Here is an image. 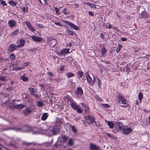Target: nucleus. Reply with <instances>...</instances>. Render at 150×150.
I'll return each instance as SVG.
<instances>
[{"label":"nucleus","instance_id":"obj_1","mask_svg":"<svg viewBox=\"0 0 150 150\" xmlns=\"http://www.w3.org/2000/svg\"><path fill=\"white\" fill-rule=\"evenodd\" d=\"M132 130L131 127H128L127 126H125L122 130V133L124 134H127L131 133Z\"/></svg>","mask_w":150,"mask_h":150},{"label":"nucleus","instance_id":"obj_2","mask_svg":"<svg viewBox=\"0 0 150 150\" xmlns=\"http://www.w3.org/2000/svg\"><path fill=\"white\" fill-rule=\"evenodd\" d=\"M85 121L88 124L94 123L95 122V118L92 116H87L85 117Z\"/></svg>","mask_w":150,"mask_h":150},{"label":"nucleus","instance_id":"obj_3","mask_svg":"<svg viewBox=\"0 0 150 150\" xmlns=\"http://www.w3.org/2000/svg\"><path fill=\"white\" fill-rule=\"evenodd\" d=\"M57 42V41L56 39L50 38L49 40L48 44L51 47H54Z\"/></svg>","mask_w":150,"mask_h":150},{"label":"nucleus","instance_id":"obj_4","mask_svg":"<svg viewBox=\"0 0 150 150\" xmlns=\"http://www.w3.org/2000/svg\"><path fill=\"white\" fill-rule=\"evenodd\" d=\"M64 22L66 24L69 25L70 28H73L75 30H77L79 29L78 27L74 24L68 21H64Z\"/></svg>","mask_w":150,"mask_h":150},{"label":"nucleus","instance_id":"obj_5","mask_svg":"<svg viewBox=\"0 0 150 150\" xmlns=\"http://www.w3.org/2000/svg\"><path fill=\"white\" fill-rule=\"evenodd\" d=\"M118 98L120 100H121L122 104H126L127 103V100L125 99V97L119 94Z\"/></svg>","mask_w":150,"mask_h":150},{"label":"nucleus","instance_id":"obj_6","mask_svg":"<svg viewBox=\"0 0 150 150\" xmlns=\"http://www.w3.org/2000/svg\"><path fill=\"white\" fill-rule=\"evenodd\" d=\"M76 94L78 95L81 96L83 94V91L81 88L80 87L77 88Z\"/></svg>","mask_w":150,"mask_h":150},{"label":"nucleus","instance_id":"obj_7","mask_svg":"<svg viewBox=\"0 0 150 150\" xmlns=\"http://www.w3.org/2000/svg\"><path fill=\"white\" fill-rule=\"evenodd\" d=\"M86 78L87 81L90 84H93L94 82V79L93 81H92V80L88 74H87L86 76Z\"/></svg>","mask_w":150,"mask_h":150},{"label":"nucleus","instance_id":"obj_8","mask_svg":"<svg viewBox=\"0 0 150 150\" xmlns=\"http://www.w3.org/2000/svg\"><path fill=\"white\" fill-rule=\"evenodd\" d=\"M17 45L15 44H11L10 45V46L8 48L9 51L11 52H12L17 49Z\"/></svg>","mask_w":150,"mask_h":150},{"label":"nucleus","instance_id":"obj_9","mask_svg":"<svg viewBox=\"0 0 150 150\" xmlns=\"http://www.w3.org/2000/svg\"><path fill=\"white\" fill-rule=\"evenodd\" d=\"M17 43L18 45H17V47L18 48H19L23 47L25 41L23 39L19 41Z\"/></svg>","mask_w":150,"mask_h":150},{"label":"nucleus","instance_id":"obj_10","mask_svg":"<svg viewBox=\"0 0 150 150\" xmlns=\"http://www.w3.org/2000/svg\"><path fill=\"white\" fill-rule=\"evenodd\" d=\"M28 28L32 32H33L34 29L33 27L31 25L30 23L28 21H26L25 22Z\"/></svg>","mask_w":150,"mask_h":150},{"label":"nucleus","instance_id":"obj_11","mask_svg":"<svg viewBox=\"0 0 150 150\" xmlns=\"http://www.w3.org/2000/svg\"><path fill=\"white\" fill-rule=\"evenodd\" d=\"M59 132L57 129L53 128L51 129L50 132V134L51 135H56Z\"/></svg>","mask_w":150,"mask_h":150},{"label":"nucleus","instance_id":"obj_12","mask_svg":"<svg viewBox=\"0 0 150 150\" xmlns=\"http://www.w3.org/2000/svg\"><path fill=\"white\" fill-rule=\"evenodd\" d=\"M116 125L119 127L120 130H122L125 127L123 124L121 122H118L116 123Z\"/></svg>","mask_w":150,"mask_h":150},{"label":"nucleus","instance_id":"obj_13","mask_svg":"<svg viewBox=\"0 0 150 150\" xmlns=\"http://www.w3.org/2000/svg\"><path fill=\"white\" fill-rule=\"evenodd\" d=\"M90 148L91 150H98L99 149V147L93 144H90Z\"/></svg>","mask_w":150,"mask_h":150},{"label":"nucleus","instance_id":"obj_14","mask_svg":"<svg viewBox=\"0 0 150 150\" xmlns=\"http://www.w3.org/2000/svg\"><path fill=\"white\" fill-rule=\"evenodd\" d=\"M31 38L34 41L38 42L41 41L42 39L41 38L37 37L35 36H32Z\"/></svg>","mask_w":150,"mask_h":150},{"label":"nucleus","instance_id":"obj_15","mask_svg":"<svg viewBox=\"0 0 150 150\" xmlns=\"http://www.w3.org/2000/svg\"><path fill=\"white\" fill-rule=\"evenodd\" d=\"M16 24V22L14 20L10 21L8 22V25L11 28L14 27L15 25Z\"/></svg>","mask_w":150,"mask_h":150},{"label":"nucleus","instance_id":"obj_16","mask_svg":"<svg viewBox=\"0 0 150 150\" xmlns=\"http://www.w3.org/2000/svg\"><path fill=\"white\" fill-rule=\"evenodd\" d=\"M69 52V50L68 49H65L62 50L61 52V55H65Z\"/></svg>","mask_w":150,"mask_h":150},{"label":"nucleus","instance_id":"obj_17","mask_svg":"<svg viewBox=\"0 0 150 150\" xmlns=\"http://www.w3.org/2000/svg\"><path fill=\"white\" fill-rule=\"evenodd\" d=\"M48 117V114L47 113H44L42 114V116L41 117V120H45Z\"/></svg>","mask_w":150,"mask_h":150},{"label":"nucleus","instance_id":"obj_18","mask_svg":"<svg viewBox=\"0 0 150 150\" xmlns=\"http://www.w3.org/2000/svg\"><path fill=\"white\" fill-rule=\"evenodd\" d=\"M106 122H107V125L110 128L112 129L113 128L114 124L112 122L106 120Z\"/></svg>","mask_w":150,"mask_h":150},{"label":"nucleus","instance_id":"obj_19","mask_svg":"<svg viewBox=\"0 0 150 150\" xmlns=\"http://www.w3.org/2000/svg\"><path fill=\"white\" fill-rule=\"evenodd\" d=\"M19 32V30L16 29L11 34V36H13L15 35H17L18 34Z\"/></svg>","mask_w":150,"mask_h":150},{"label":"nucleus","instance_id":"obj_20","mask_svg":"<svg viewBox=\"0 0 150 150\" xmlns=\"http://www.w3.org/2000/svg\"><path fill=\"white\" fill-rule=\"evenodd\" d=\"M71 105L73 108L74 110L79 108V106L76 105V103L74 102L71 103Z\"/></svg>","mask_w":150,"mask_h":150},{"label":"nucleus","instance_id":"obj_21","mask_svg":"<svg viewBox=\"0 0 150 150\" xmlns=\"http://www.w3.org/2000/svg\"><path fill=\"white\" fill-rule=\"evenodd\" d=\"M101 55L102 56H104V55L106 54L107 52V50L105 49V47L101 49Z\"/></svg>","mask_w":150,"mask_h":150},{"label":"nucleus","instance_id":"obj_22","mask_svg":"<svg viewBox=\"0 0 150 150\" xmlns=\"http://www.w3.org/2000/svg\"><path fill=\"white\" fill-rule=\"evenodd\" d=\"M73 139L71 138L69 139L68 142V145L69 146H71L73 145Z\"/></svg>","mask_w":150,"mask_h":150},{"label":"nucleus","instance_id":"obj_23","mask_svg":"<svg viewBox=\"0 0 150 150\" xmlns=\"http://www.w3.org/2000/svg\"><path fill=\"white\" fill-rule=\"evenodd\" d=\"M70 128H71L72 131L74 133H76L77 132V130L74 126L72 125H69Z\"/></svg>","mask_w":150,"mask_h":150},{"label":"nucleus","instance_id":"obj_24","mask_svg":"<svg viewBox=\"0 0 150 150\" xmlns=\"http://www.w3.org/2000/svg\"><path fill=\"white\" fill-rule=\"evenodd\" d=\"M8 3L10 5L13 6H15L17 4L16 2L13 1H10Z\"/></svg>","mask_w":150,"mask_h":150},{"label":"nucleus","instance_id":"obj_25","mask_svg":"<svg viewBox=\"0 0 150 150\" xmlns=\"http://www.w3.org/2000/svg\"><path fill=\"white\" fill-rule=\"evenodd\" d=\"M138 98L140 103L141 102L142 99L143 98V95L142 92H140L138 95Z\"/></svg>","mask_w":150,"mask_h":150},{"label":"nucleus","instance_id":"obj_26","mask_svg":"<svg viewBox=\"0 0 150 150\" xmlns=\"http://www.w3.org/2000/svg\"><path fill=\"white\" fill-rule=\"evenodd\" d=\"M81 104L83 106V107H84V110L86 112H88L89 111V108L87 106L84 105V104L83 103H81Z\"/></svg>","mask_w":150,"mask_h":150},{"label":"nucleus","instance_id":"obj_27","mask_svg":"<svg viewBox=\"0 0 150 150\" xmlns=\"http://www.w3.org/2000/svg\"><path fill=\"white\" fill-rule=\"evenodd\" d=\"M63 141L64 142H66L67 140L68 137L66 136L65 135H63L62 137Z\"/></svg>","mask_w":150,"mask_h":150},{"label":"nucleus","instance_id":"obj_28","mask_svg":"<svg viewBox=\"0 0 150 150\" xmlns=\"http://www.w3.org/2000/svg\"><path fill=\"white\" fill-rule=\"evenodd\" d=\"M11 128H6L4 129V130H7L9 129H11ZM12 129L16 130V131H21V129L20 128H17L15 127L12 128Z\"/></svg>","mask_w":150,"mask_h":150},{"label":"nucleus","instance_id":"obj_29","mask_svg":"<svg viewBox=\"0 0 150 150\" xmlns=\"http://www.w3.org/2000/svg\"><path fill=\"white\" fill-rule=\"evenodd\" d=\"M35 25L37 27H38L41 28H43L45 27L44 25L42 24L37 23L35 24Z\"/></svg>","mask_w":150,"mask_h":150},{"label":"nucleus","instance_id":"obj_30","mask_svg":"<svg viewBox=\"0 0 150 150\" xmlns=\"http://www.w3.org/2000/svg\"><path fill=\"white\" fill-rule=\"evenodd\" d=\"M43 103L40 101H38L37 103V105L38 107H42L43 105Z\"/></svg>","mask_w":150,"mask_h":150},{"label":"nucleus","instance_id":"obj_31","mask_svg":"<svg viewBox=\"0 0 150 150\" xmlns=\"http://www.w3.org/2000/svg\"><path fill=\"white\" fill-rule=\"evenodd\" d=\"M83 74V72L81 71H79L77 72V75L78 77H81Z\"/></svg>","mask_w":150,"mask_h":150},{"label":"nucleus","instance_id":"obj_32","mask_svg":"<svg viewBox=\"0 0 150 150\" xmlns=\"http://www.w3.org/2000/svg\"><path fill=\"white\" fill-rule=\"evenodd\" d=\"M21 79L22 80L24 81H28V79L27 77L23 76L21 77Z\"/></svg>","mask_w":150,"mask_h":150},{"label":"nucleus","instance_id":"obj_33","mask_svg":"<svg viewBox=\"0 0 150 150\" xmlns=\"http://www.w3.org/2000/svg\"><path fill=\"white\" fill-rule=\"evenodd\" d=\"M74 76V74L72 73H68L67 74V76L68 78L73 77Z\"/></svg>","mask_w":150,"mask_h":150},{"label":"nucleus","instance_id":"obj_34","mask_svg":"<svg viewBox=\"0 0 150 150\" xmlns=\"http://www.w3.org/2000/svg\"><path fill=\"white\" fill-rule=\"evenodd\" d=\"M62 13L64 15L69 14V12L67 11V9L65 8L63 9Z\"/></svg>","mask_w":150,"mask_h":150},{"label":"nucleus","instance_id":"obj_35","mask_svg":"<svg viewBox=\"0 0 150 150\" xmlns=\"http://www.w3.org/2000/svg\"><path fill=\"white\" fill-rule=\"evenodd\" d=\"M86 3V4L88 5L89 6H90V7H91L92 8H96V6L95 5H94V4H89V3Z\"/></svg>","mask_w":150,"mask_h":150},{"label":"nucleus","instance_id":"obj_36","mask_svg":"<svg viewBox=\"0 0 150 150\" xmlns=\"http://www.w3.org/2000/svg\"><path fill=\"white\" fill-rule=\"evenodd\" d=\"M23 144H25V145H27V146H29V145H32V144H33V145H35V144H35L33 142L28 143H27V142H23Z\"/></svg>","mask_w":150,"mask_h":150},{"label":"nucleus","instance_id":"obj_37","mask_svg":"<svg viewBox=\"0 0 150 150\" xmlns=\"http://www.w3.org/2000/svg\"><path fill=\"white\" fill-rule=\"evenodd\" d=\"M1 4L4 6H6L7 4L3 0H0Z\"/></svg>","mask_w":150,"mask_h":150},{"label":"nucleus","instance_id":"obj_38","mask_svg":"<svg viewBox=\"0 0 150 150\" xmlns=\"http://www.w3.org/2000/svg\"><path fill=\"white\" fill-rule=\"evenodd\" d=\"M142 16L143 18H145L147 16V14L145 11H143L142 13Z\"/></svg>","mask_w":150,"mask_h":150},{"label":"nucleus","instance_id":"obj_39","mask_svg":"<svg viewBox=\"0 0 150 150\" xmlns=\"http://www.w3.org/2000/svg\"><path fill=\"white\" fill-rule=\"evenodd\" d=\"M118 47L117 48L116 50V51L117 52H119L121 49V48L122 47V46L120 44L118 45Z\"/></svg>","mask_w":150,"mask_h":150},{"label":"nucleus","instance_id":"obj_40","mask_svg":"<svg viewBox=\"0 0 150 150\" xmlns=\"http://www.w3.org/2000/svg\"><path fill=\"white\" fill-rule=\"evenodd\" d=\"M24 107V106L22 104L20 105H17L16 106V108H22Z\"/></svg>","mask_w":150,"mask_h":150},{"label":"nucleus","instance_id":"obj_41","mask_svg":"<svg viewBox=\"0 0 150 150\" xmlns=\"http://www.w3.org/2000/svg\"><path fill=\"white\" fill-rule=\"evenodd\" d=\"M97 82L98 83V86L99 87L100 85H101V80L98 77H97Z\"/></svg>","mask_w":150,"mask_h":150},{"label":"nucleus","instance_id":"obj_42","mask_svg":"<svg viewBox=\"0 0 150 150\" xmlns=\"http://www.w3.org/2000/svg\"><path fill=\"white\" fill-rule=\"evenodd\" d=\"M22 68L21 67H15L13 68V69L16 70H19L22 69Z\"/></svg>","mask_w":150,"mask_h":150},{"label":"nucleus","instance_id":"obj_43","mask_svg":"<svg viewBox=\"0 0 150 150\" xmlns=\"http://www.w3.org/2000/svg\"><path fill=\"white\" fill-rule=\"evenodd\" d=\"M67 32L68 33V34L69 35H73V33L72 31L71 30H67Z\"/></svg>","mask_w":150,"mask_h":150},{"label":"nucleus","instance_id":"obj_44","mask_svg":"<svg viewBox=\"0 0 150 150\" xmlns=\"http://www.w3.org/2000/svg\"><path fill=\"white\" fill-rule=\"evenodd\" d=\"M47 74L48 75L51 77H53L54 76V74L52 72H48Z\"/></svg>","mask_w":150,"mask_h":150},{"label":"nucleus","instance_id":"obj_45","mask_svg":"<svg viewBox=\"0 0 150 150\" xmlns=\"http://www.w3.org/2000/svg\"><path fill=\"white\" fill-rule=\"evenodd\" d=\"M10 58L12 60H14L15 59V57L13 54H12L10 55Z\"/></svg>","mask_w":150,"mask_h":150},{"label":"nucleus","instance_id":"obj_46","mask_svg":"<svg viewBox=\"0 0 150 150\" xmlns=\"http://www.w3.org/2000/svg\"><path fill=\"white\" fill-rule=\"evenodd\" d=\"M28 90L30 92H31V93H33L35 92L34 89L33 88H28Z\"/></svg>","mask_w":150,"mask_h":150},{"label":"nucleus","instance_id":"obj_47","mask_svg":"<svg viewBox=\"0 0 150 150\" xmlns=\"http://www.w3.org/2000/svg\"><path fill=\"white\" fill-rule=\"evenodd\" d=\"M77 110V112L79 113H81L82 112V110H81L80 108L79 107V108H77L76 109Z\"/></svg>","mask_w":150,"mask_h":150},{"label":"nucleus","instance_id":"obj_48","mask_svg":"<svg viewBox=\"0 0 150 150\" xmlns=\"http://www.w3.org/2000/svg\"><path fill=\"white\" fill-rule=\"evenodd\" d=\"M33 111V109L28 108L26 110V111L27 113H30Z\"/></svg>","mask_w":150,"mask_h":150},{"label":"nucleus","instance_id":"obj_49","mask_svg":"<svg viewBox=\"0 0 150 150\" xmlns=\"http://www.w3.org/2000/svg\"><path fill=\"white\" fill-rule=\"evenodd\" d=\"M102 105L105 108H109V105L107 104H102Z\"/></svg>","mask_w":150,"mask_h":150},{"label":"nucleus","instance_id":"obj_50","mask_svg":"<svg viewBox=\"0 0 150 150\" xmlns=\"http://www.w3.org/2000/svg\"><path fill=\"white\" fill-rule=\"evenodd\" d=\"M54 24L57 25L60 27H62V25L59 22L55 23Z\"/></svg>","mask_w":150,"mask_h":150},{"label":"nucleus","instance_id":"obj_51","mask_svg":"<svg viewBox=\"0 0 150 150\" xmlns=\"http://www.w3.org/2000/svg\"><path fill=\"white\" fill-rule=\"evenodd\" d=\"M88 13L90 16H94V13L91 11H89Z\"/></svg>","mask_w":150,"mask_h":150},{"label":"nucleus","instance_id":"obj_52","mask_svg":"<svg viewBox=\"0 0 150 150\" xmlns=\"http://www.w3.org/2000/svg\"><path fill=\"white\" fill-rule=\"evenodd\" d=\"M55 12L57 14H58L59 12V10L58 8L57 7H55L54 8Z\"/></svg>","mask_w":150,"mask_h":150},{"label":"nucleus","instance_id":"obj_53","mask_svg":"<svg viewBox=\"0 0 150 150\" xmlns=\"http://www.w3.org/2000/svg\"><path fill=\"white\" fill-rule=\"evenodd\" d=\"M121 40L122 41H125L127 40V39L126 38H121Z\"/></svg>","mask_w":150,"mask_h":150},{"label":"nucleus","instance_id":"obj_54","mask_svg":"<svg viewBox=\"0 0 150 150\" xmlns=\"http://www.w3.org/2000/svg\"><path fill=\"white\" fill-rule=\"evenodd\" d=\"M72 43H70L69 44L67 45L66 46L67 47H71L72 46Z\"/></svg>","mask_w":150,"mask_h":150},{"label":"nucleus","instance_id":"obj_55","mask_svg":"<svg viewBox=\"0 0 150 150\" xmlns=\"http://www.w3.org/2000/svg\"><path fill=\"white\" fill-rule=\"evenodd\" d=\"M31 94L36 97L38 98V95L37 94H35L32 93H31Z\"/></svg>","mask_w":150,"mask_h":150},{"label":"nucleus","instance_id":"obj_56","mask_svg":"<svg viewBox=\"0 0 150 150\" xmlns=\"http://www.w3.org/2000/svg\"><path fill=\"white\" fill-rule=\"evenodd\" d=\"M0 80L4 81H5V78L1 76L0 77Z\"/></svg>","mask_w":150,"mask_h":150},{"label":"nucleus","instance_id":"obj_57","mask_svg":"<svg viewBox=\"0 0 150 150\" xmlns=\"http://www.w3.org/2000/svg\"><path fill=\"white\" fill-rule=\"evenodd\" d=\"M100 37L102 39H103L104 38V36L103 35V33H101L100 34Z\"/></svg>","mask_w":150,"mask_h":150},{"label":"nucleus","instance_id":"obj_58","mask_svg":"<svg viewBox=\"0 0 150 150\" xmlns=\"http://www.w3.org/2000/svg\"><path fill=\"white\" fill-rule=\"evenodd\" d=\"M140 6L139 5H137V9L138 11H139L140 9Z\"/></svg>","mask_w":150,"mask_h":150},{"label":"nucleus","instance_id":"obj_59","mask_svg":"<svg viewBox=\"0 0 150 150\" xmlns=\"http://www.w3.org/2000/svg\"><path fill=\"white\" fill-rule=\"evenodd\" d=\"M22 10L24 12H25L26 11V9L25 7H24L22 8Z\"/></svg>","mask_w":150,"mask_h":150},{"label":"nucleus","instance_id":"obj_60","mask_svg":"<svg viewBox=\"0 0 150 150\" xmlns=\"http://www.w3.org/2000/svg\"><path fill=\"white\" fill-rule=\"evenodd\" d=\"M112 27V25L111 24H109V26H108V28L109 29H110Z\"/></svg>","mask_w":150,"mask_h":150},{"label":"nucleus","instance_id":"obj_61","mask_svg":"<svg viewBox=\"0 0 150 150\" xmlns=\"http://www.w3.org/2000/svg\"><path fill=\"white\" fill-rule=\"evenodd\" d=\"M123 34L125 36H126L128 35V33L125 32H124L123 33Z\"/></svg>","mask_w":150,"mask_h":150},{"label":"nucleus","instance_id":"obj_62","mask_svg":"<svg viewBox=\"0 0 150 150\" xmlns=\"http://www.w3.org/2000/svg\"><path fill=\"white\" fill-rule=\"evenodd\" d=\"M107 135L109 137H110L111 136V134H110L109 133H108L107 134Z\"/></svg>","mask_w":150,"mask_h":150},{"label":"nucleus","instance_id":"obj_63","mask_svg":"<svg viewBox=\"0 0 150 150\" xmlns=\"http://www.w3.org/2000/svg\"><path fill=\"white\" fill-rule=\"evenodd\" d=\"M105 26L106 28H108V25H106Z\"/></svg>","mask_w":150,"mask_h":150},{"label":"nucleus","instance_id":"obj_64","mask_svg":"<svg viewBox=\"0 0 150 150\" xmlns=\"http://www.w3.org/2000/svg\"><path fill=\"white\" fill-rule=\"evenodd\" d=\"M39 150H47L45 149H39Z\"/></svg>","mask_w":150,"mask_h":150}]
</instances>
